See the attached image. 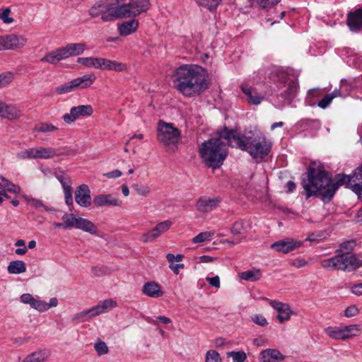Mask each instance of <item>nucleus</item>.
<instances>
[{
	"instance_id": "nucleus-1",
	"label": "nucleus",
	"mask_w": 362,
	"mask_h": 362,
	"mask_svg": "<svg viewBox=\"0 0 362 362\" xmlns=\"http://www.w3.org/2000/svg\"><path fill=\"white\" fill-rule=\"evenodd\" d=\"M301 185L307 198L320 197L324 203L330 202L342 185L360 195L362 193V164L355 170L352 176L337 174L332 179L323 166H315V163H312L307 169L305 177L302 178Z\"/></svg>"
},
{
	"instance_id": "nucleus-2",
	"label": "nucleus",
	"mask_w": 362,
	"mask_h": 362,
	"mask_svg": "<svg viewBox=\"0 0 362 362\" xmlns=\"http://www.w3.org/2000/svg\"><path fill=\"white\" fill-rule=\"evenodd\" d=\"M207 72L200 66L185 64L179 66L172 78L174 87L187 97L200 95L208 88Z\"/></svg>"
},
{
	"instance_id": "nucleus-3",
	"label": "nucleus",
	"mask_w": 362,
	"mask_h": 362,
	"mask_svg": "<svg viewBox=\"0 0 362 362\" xmlns=\"http://www.w3.org/2000/svg\"><path fill=\"white\" fill-rule=\"evenodd\" d=\"M223 136L228 146L247 152L253 158H264L270 152L272 144L264 136L252 138L226 128Z\"/></svg>"
},
{
	"instance_id": "nucleus-4",
	"label": "nucleus",
	"mask_w": 362,
	"mask_h": 362,
	"mask_svg": "<svg viewBox=\"0 0 362 362\" xmlns=\"http://www.w3.org/2000/svg\"><path fill=\"white\" fill-rule=\"evenodd\" d=\"M226 128L228 127H224L211 139L202 143L199 149L204 163L214 169L220 168L228 156L226 144L222 141L226 140L223 136Z\"/></svg>"
},
{
	"instance_id": "nucleus-5",
	"label": "nucleus",
	"mask_w": 362,
	"mask_h": 362,
	"mask_svg": "<svg viewBox=\"0 0 362 362\" xmlns=\"http://www.w3.org/2000/svg\"><path fill=\"white\" fill-rule=\"evenodd\" d=\"M117 11L114 14L107 16L106 19L134 18L146 12L151 7L149 0H129L127 4H117Z\"/></svg>"
},
{
	"instance_id": "nucleus-6",
	"label": "nucleus",
	"mask_w": 362,
	"mask_h": 362,
	"mask_svg": "<svg viewBox=\"0 0 362 362\" xmlns=\"http://www.w3.org/2000/svg\"><path fill=\"white\" fill-rule=\"evenodd\" d=\"M276 86L278 87L276 96L283 98L285 103L290 105L298 89L297 78L285 72H279L277 74Z\"/></svg>"
},
{
	"instance_id": "nucleus-7",
	"label": "nucleus",
	"mask_w": 362,
	"mask_h": 362,
	"mask_svg": "<svg viewBox=\"0 0 362 362\" xmlns=\"http://www.w3.org/2000/svg\"><path fill=\"white\" fill-rule=\"evenodd\" d=\"M157 137L168 152H174L181 138L180 131L172 124L160 120L158 124Z\"/></svg>"
},
{
	"instance_id": "nucleus-8",
	"label": "nucleus",
	"mask_w": 362,
	"mask_h": 362,
	"mask_svg": "<svg viewBox=\"0 0 362 362\" xmlns=\"http://www.w3.org/2000/svg\"><path fill=\"white\" fill-rule=\"evenodd\" d=\"M63 223L55 222V228H63L64 229L76 228L92 235H97L98 227L90 221L79 217L74 214H64L62 218Z\"/></svg>"
},
{
	"instance_id": "nucleus-9",
	"label": "nucleus",
	"mask_w": 362,
	"mask_h": 362,
	"mask_svg": "<svg viewBox=\"0 0 362 362\" xmlns=\"http://www.w3.org/2000/svg\"><path fill=\"white\" fill-rule=\"evenodd\" d=\"M122 0H112V1H98L93 5L88 11L89 15L92 18H96L101 15V20L103 22H110L117 18L106 19L107 16L114 14L117 11V6Z\"/></svg>"
},
{
	"instance_id": "nucleus-10",
	"label": "nucleus",
	"mask_w": 362,
	"mask_h": 362,
	"mask_svg": "<svg viewBox=\"0 0 362 362\" xmlns=\"http://www.w3.org/2000/svg\"><path fill=\"white\" fill-rule=\"evenodd\" d=\"M95 79L96 78L93 74L83 75L56 87L55 92L58 95H63L71 93L77 88H87L94 83Z\"/></svg>"
},
{
	"instance_id": "nucleus-11",
	"label": "nucleus",
	"mask_w": 362,
	"mask_h": 362,
	"mask_svg": "<svg viewBox=\"0 0 362 362\" xmlns=\"http://www.w3.org/2000/svg\"><path fill=\"white\" fill-rule=\"evenodd\" d=\"M337 258L339 270L350 272L362 266V262L355 254L350 252L337 255Z\"/></svg>"
},
{
	"instance_id": "nucleus-12",
	"label": "nucleus",
	"mask_w": 362,
	"mask_h": 362,
	"mask_svg": "<svg viewBox=\"0 0 362 362\" xmlns=\"http://www.w3.org/2000/svg\"><path fill=\"white\" fill-rule=\"evenodd\" d=\"M93 112V109L90 105H81L73 107L69 113L64 115L63 119L67 124H71L80 117L90 116Z\"/></svg>"
},
{
	"instance_id": "nucleus-13",
	"label": "nucleus",
	"mask_w": 362,
	"mask_h": 362,
	"mask_svg": "<svg viewBox=\"0 0 362 362\" xmlns=\"http://www.w3.org/2000/svg\"><path fill=\"white\" fill-rule=\"evenodd\" d=\"M172 226L169 220L158 223L154 228L141 235V240L144 243L153 242L160 237L163 233L168 231Z\"/></svg>"
},
{
	"instance_id": "nucleus-14",
	"label": "nucleus",
	"mask_w": 362,
	"mask_h": 362,
	"mask_svg": "<svg viewBox=\"0 0 362 362\" xmlns=\"http://www.w3.org/2000/svg\"><path fill=\"white\" fill-rule=\"evenodd\" d=\"M76 202L82 207H88L91 205L90 190L87 185L78 186L74 193Z\"/></svg>"
},
{
	"instance_id": "nucleus-15",
	"label": "nucleus",
	"mask_w": 362,
	"mask_h": 362,
	"mask_svg": "<svg viewBox=\"0 0 362 362\" xmlns=\"http://www.w3.org/2000/svg\"><path fill=\"white\" fill-rule=\"evenodd\" d=\"M302 245L300 241H296L291 238H286L272 244L271 247L279 252L288 253Z\"/></svg>"
},
{
	"instance_id": "nucleus-16",
	"label": "nucleus",
	"mask_w": 362,
	"mask_h": 362,
	"mask_svg": "<svg viewBox=\"0 0 362 362\" xmlns=\"http://www.w3.org/2000/svg\"><path fill=\"white\" fill-rule=\"evenodd\" d=\"M4 50L16 49L25 46L27 42L26 38L18 36L16 34H10L2 36Z\"/></svg>"
},
{
	"instance_id": "nucleus-17",
	"label": "nucleus",
	"mask_w": 362,
	"mask_h": 362,
	"mask_svg": "<svg viewBox=\"0 0 362 362\" xmlns=\"http://www.w3.org/2000/svg\"><path fill=\"white\" fill-rule=\"evenodd\" d=\"M346 24L352 32H358L362 28V8L348 13Z\"/></svg>"
},
{
	"instance_id": "nucleus-18",
	"label": "nucleus",
	"mask_w": 362,
	"mask_h": 362,
	"mask_svg": "<svg viewBox=\"0 0 362 362\" xmlns=\"http://www.w3.org/2000/svg\"><path fill=\"white\" fill-rule=\"evenodd\" d=\"M269 304L274 309H275L278 312L276 318L279 321V322L282 323L290 319L291 311L288 304L281 302H277L275 300H271L269 302Z\"/></svg>"
},
{
	"instance_id": "nucleus-19",
	"label": "nucleus",
	"mask_w": 362,
	"mask_h": 362,
	"mask_svg": "<svg viewBox=\"0 0 362 362\" xmlns=\"http://www.w3.org/2000/svg\"><path fill=\"white\" fill-rule=\"evenodd\" d=\"M125 64L118 62L117 61H112L105 58H99L98 69L115 71H124L127 69Z\"/></svg>"
},
{
	"instance_id": "nucleus-20",
	"label": "nucleus",
	"mask_w": 362,
	"mask_h": 362,
	"mask_svg": "<svg viewBox=\"0 0 362 362\" xmlns=\"http://www.w3.org/2000/svg\"><path fill=\"white\" fill-rule=\"evenodd\" d=\"M33 159H49L55 156L64 155L63 152H58V150L50 147L33 148Z\"/></svg>"
},
{
	"instance_id": "nucleus-21",
	"label": "nucleus",
	"mask_w": 362,
	"mask_h": 362,
	"mask_svg": "<svg viewBox=\"0 0 362 362\" xmlns=\"http://www.w3.org/2000/svg\"><path fill=\"white\" fill-rule=\"evenodd\" d=\"M220 202L218 198L209 199L201 197L197 202L196 206L199 211L207 213L215 209Z\"/></svg>"
},
{
	"instance_id": "nucleus-22",
	"label": "nucleus",
	"mask_w": 362,
	"mask_h": 362,
	"mask_svg": "<svg viewBox=\"0 0 362 362\" xmlns=\"http://www.w3.org/2000/svg\"><path fill=\"white\" fill-rule=\"evenodd\" d=\"M259 358L262 362H279L285 359V356L277 349H268L261 352Z\"/></svg>"
},
{
	"instance_id": "nucleus-23",
	"label": "nucleus",
	"mask_w": 362,
	"mask_h": 362,
	"mask_svg": "<svg viewBox=\"0 0 362 362\" xmlns=\"http://www.w3.org/2000/svg\"><path fill=\"white\" fill-rule=\"evenodd\" d=\"M93 204L96 206H121L122 202L111 194H99L94 197Z\"/></svg>"
},
{
	"instance_id": "nucleus-24",
	"label": "nucleus",
	"mask_w": 362,
	"mask_h": 362,
	"mask_svg": "<svg viewBox=\"0 0 362 362\" xmlns=\"http://www.w3.org/2000/svg\"><path fill=\"white\" fill-rule=\"evenodd\" d=\"M241 89L247 97L248 103L251 105H257L264 100L263 95L259 94L256 89H253L247 85H242Z\"/></svg>"
},
{
	"instance_id": "nucleus-25",
	"label": "nucleus",
	"mask_w": 362,
	"mask_h": 362,
	"mask_svg": "<svg viewBox=\"0 0 362 362\" xmlns=\"http://www.w3.org/2000/svg\"><path fill=\"white\" fill-rule=\"evenodd\" d=\"M22 116L21 110L16 105L5 103L1 117L8 120L18 119Z\"/></svg>"
},
{
	"instance_id": "nucleus-26",
	"label": "nucleus",
	"mask_w": 362,
	"mask_h": 362,
	"mask_svg": "<svg viewBox=\"0 0 362 362\" xmlns=\"http://www.w3.org/2000/svg\"><path fill=\"white\" fill-rule=\"evenodd\" d=\"M86 48V45L83 42L69 43L62 47L66 59L71 56H76L82 54L85 51Z\"/></svg>"
},
{
	"instance_id": "nucleus-27",
	"label": "nucleus",
	"mask_w": 362,
	"mask_h": 362,
	"mask_svg": "<svg viewBox=\"0 0 362 362\" xmlns=\"http://www.w3.org/2000/svg\"><path fill=\"white\" fill-rule=\"evenodd\" d=\"M142 291L145 295L151 298H158L163 295L160 286L153 281L146 283L143 286Z\"/></svg>"
},
{
	"instance_id": "nucleus-28",
	"label": "nucleus",
	"mask_w": 362,
	"mask_h": 362,
	"mask_svg": "<svg viewBox=\"0 0 362 362\" xmlns=\"http://www.w3.org/2000/svg\"><path fill=\"white\" fill-rule=\"evenodd\" d=\"M117 303L112 299H106L100 302L97 305L91 308L94 317L107 312L110 309L115 308Z\"/></svg>"
},
{
	"instance_id": "nucleus-29",
	"label": "nucleus",
	"mask_w": 362,
	"mask_h": 362,
	"mask_svg": "<svg viewBox=\"0 0 362 362\" xmlns=\"http://www.w3.org/2000/svg\"><path fill=\"white\" fill-rule=\"evenodd\" d=\"M138 26L139 21L136 19H132L131 21L122 23L118 27V31L121 36H127L136 32Z\"/></svg>"
},
{
	"instance_id": "nucleus-30",
	"label": "nucleus",
	"mask_w": 362,
	"mask_h": 362,
	"mask_svg": "<svg viewBox=\"0 0 362 362\" xmlns=\"http://www.w3.org/2000/svg\"><path fill=\"white\" fill-rule=\"evenodd\" d=\"M66 59L62 47L47 54L40 59L42 62L55 64L62 59Z\"/></svg>"
},
{
	"instance_id": "nucleus-31",
	"label": "nucleus",
	"mask_w": 362,
	"mask_h": 362,
	"mask_svg": "<svg viewBox=\"0 0 362 362\" xmlns=\"http://www.w3.org/2000/svg\"><path fill=\"white\" fill-rule=\"evenodd\" d=\"M49 356V352L47 350H39L28 355L22 362H45Z\"/></svg>"
},
{
	"instance_id": "nucleus-32",
	"label": "nucleus",
	"mask_w": 362,
	"mask_h": 362,
	"mask_svg": "<svg viewBox=\"0 0 362 362\" xmlns=\"http://www.w3.org/2000/svg\"><path fill=\"white\" fill-rule=\"evenodd\" d=\"M7 271L11 274H20L25 272L26 265L22 260L11 261L8 267Z\"/></svg>"
},
{
	"instance_id": "nucleus-33",
	"label": "nucleus",
	"mask_w": 362,
	"mask_h": 362,
	"mask_svg": "<svg viewBox=\"0 0 362 362\" xmlns=\"http://www.w3.org/2000/svg\"><path fill=\"white\" fill-rule=\"evenodd\" d=\"M238 276L245 281L254 282L258 281L261 278L262 273L259 269H254L240 272L238 273Z\"/></svg>"
},
{
	"instance_id": "nucleus-34",
	"label": "nucleus",
	"mask_w": 362,
	"mask_h": 362,
	"mask_svg": "<svg viewBox=\"0 0 362 362\" xmlns=\"http://www.w3.org/2000/svg\"><path fill=\"white\" fill-rule=\"evenodd\" d=\"M0 189L14 194H19L21 192L20 187L16 185L1 175H0Z\"/></svg>"
},
{
	"instance_id": "nucleus-35",
	"label": "nucleus",
	"mask_w": 362,
	"mask_h": 362,
	"mask_svg": "<svg viewBox=\"0 0 362 362\" xmlns=\"http://www.w3.org/2000/svg\"><path fill=\"white\" fill-rule=\"evenodd\" d=\"M328 336L334 339H346L343 327H328L325 330Z\"/></svg>"
},
{
	"instance_id": "nucleus-36",
	"label": "nucleus",
	"mask_w": 362,
	"mask_h": 362,
	"mask_svg": "<svg viewBox=\"0 0 362 362\" xmlns=\"http://www.w3.org/2000/svg\"><path fill=\"white\" fill-rule=\"evenodd\" d=\"M100 57H79L77 59L78 64L88 67L98 69Z\"/></svg>"
},
{
	"instance_id": "nucleus-37",
	"label": "nucleus",
	"mask_w": 362,
	"mask_h": 362,
	"mask_svg": "<svg viewBox=\"0 0 362 362\" xmlns=\"http://www.w3.org/2000/svg\"><path fill=\"white\" fill-rule=\"evenodd\" d=\"M346 339L354 336H357L361 331L358 325H350L343 327Z\"/></svg>"
},
{
	"instance_id": "nucleus-38",
	"label": "nucleus",
	"mask_w": 362,
	"mask_h": 362,
	"mask_svg": "<svg viewBox=\"0 0 362 362\" xmlns=\"http://www.w3.org/2000/svg\"><path fill=\"white\" fill-rule=\"evenodd\" d=\"M337 255L321 261V267L325 269L339 270Z\"/></svg>"
},
{
	"instance_id": "nucleus-39",
	"label": "nucleus",
	"mask_w": 362,
	"mask_h": 362,
	"mask_svg": "<svg viewBox=\"0 0 362 362\" xmlns=\"http://www.w3.org/2000/svg\"><path fill=\"white\" fill-rule=\"evenodd\" d=\"M132 187L139 196L147 197L151 192V188L147 185L136 183L132 185Z\"/></svg>"
},
{
	"instance_id": "nucleus-40",
	"label": "nucleus",
	"mask_w": 362,
	"mask_h": 362,
	"mask_svg": "<svg viewBox=\"0 0 362 362\" xmlns=\"http://www.w3.org/2000/svg\"><path fill=\"white\" fill-rule=\"evenodd\" d=\"M91 308L75 314L72 318L74 322H83L87 319L93 317Z\"/></svg>"
},
{
	"instance_id": "nucleus-41",
	"label": "nucleus",
	"mask_w": 362,
	"mask_h": 362,
	"mask_svg": "<svg viewBox=\"0 0 362 362\" xmlns=\"http://www.w3.org/2000/svg\"><path fill=\"white\" fill-rule=\"evenodd\" d=\"M222 0H196L197 3L209 10L216 9Z\"/></svg>"
},
{
	"instance_id": "nucleus-42",
	"label": "nucleus",
	"mask_w": 362,
	"mask_h": 362,
	"mask_svg": "<svg viewBox=\"0 0 362 362\" xmlns=\"http://www.w3.org/2000/svg\"><path fill=\"white\" fill-rule=\"evenodd\" d=\"M58 128L54 125L49 123H40L34 128V131L42 133H47L52 131L57 130Z\"/></svg>"
},
{
	"instance_id": "nucleus-43",
	"label": "nucleus",
	"mask_w": 362,
	"mask_h": 362,
	"mask_svg": "<svg viewBox=\"0 0 362 362\" xmlns=\"http://www.w3.org/2000/svg\"><path fill=\"white\" fill-rule=\"evenodd\" d=\"M94 349L99 356L105 355L109 351V349L105 342L100 339H98L95 343Z\"/></svg>"
},
{
	"instance_id": "nucleus-44",
	"label": "nucleus",
	"mask_w": 362,
	"mask_h": 362,
	"mask_svg": "<svg viewBox=\"0 0 362 362\" xmlns=\"http://www.w3.org/2000/svg\"><path fill=\"white\" fill-rule=\"evenodd\" d=\"M11 10L10 8H2L0 9V19L6 24H11L14 21L12 17H10Z\"/></svg>"
},
{
	"instance_id": "nucleus-45",
	"label": "nucleus",
	"mask_w": 362,
	"mask_h": 362,
	"mask_svg": "<svg viewBox=\"0 0 362 362\" xmlns=\"http://www.w3.org/2000/svg\"><path fill=\"white\" fill-rule=\"evenodd\" d=\"M227 355L232 357L233 362H244L247 358L245 353L243 351H230L227 353Z\"/></svg>"
},
{
	"instance_id": "nucleus-46",
	"label": "nucleus",
	"mask_w": 362,
	"mask_h": 362,
	"mask_svg": "<svg viewBox=\"0 0 362 362\" xmlns=\"http://www.w3.org/2000/svg\"><path fill=\"white\" fill-rule=\"evenodd\" d=\"M220 354L215 350H209L206 354L205 362H221Z\"/></svg>"
},
{
	"instance_id": "nucleus-47",
	"label": "nucleus",
	"mask_w": 362,
	"mask_h": 362,
	"mask_svg": "<svg viewBox=\"0 0 362 362\" xmlns=\"http://www.w3.org/2000/svg\"><path fill=\"white\" fill-rule=\"evenodd\" d=\"M255 2L260 8H267L276 5L281 0H252Z\"/></svg>"
},
{
	"instance_id": "nucleus-48",
	"label": "nucleus",
	"mask_w": 362,
	"mask_h": 362,
	"mask_svg": "<svg viewBox=\"0 0 362 362\" xmlns=\"http://www.w3.org/2000/svg\"><path fill=\"white\" fill-rule=\"evenodd\" d=\"M13 75L11 72L0 74V88L4 87L11 83Z\"/></svg>"
},
{
	"instance_id": "nucleus-49",
	"label": "nucleus",
	"mask_w": 362,
	"mask_h": 362,
	"mask_svg": "<svg viewBox=\"0 0 362 362\" xmlns=\"http://www.w3.org/2000/svg\"><path fill=\"white\" fill-rule=\"evenodd\" d=\"M31 307L40 311L44 312L49 309V306L47 305V303L40 300H36L34 299Z\"/></svg>"
},
{
	"instance_id": "nucleus-50",
	"label": "nucleus",
	"mask_w": 362,
	"mask_h": 362,
	"mask_svg": "<svg viewBox=\"0 0 362 362\" xmlns=\"http://www.w3.org/2000/svg\"><path fill=\"white\" fill-rule=\"evenodd\" d=\"M214 235V233L211 232H202L196 235L193 239L192 242L194 243H202L206 240H209Z\"/></svg>"
},
{
	"instance_id": "nucleus-51",
	"label": "nucleus",
	"mask_w": 362,
	"mask_h": 362,
	"mask_svg": "<svg viewBox=\"0 0 362 362\" xmlns=\"http://www.w3.org/2000/svg\"><path fill=\"white\" fill-rule=\"evenodd\" d=\"M57 178L61 183V185L63 187V189L71 187L70 178L68 176H66V175H64V173L57 175Z\"/></svg>"
},
{
	"instance_id": "nucleus-52",
	"label": "nucleus",
	"mask_w": 362,
	"mask_h": 362,
	"mask_svg": "<svg viewBox=\"0 0 362 362\" xmlns=\"http://www.w3.org/2000/svg\"><path fill=\"white\" fill-rule=\"evenodd\" d=\"M17 158L22 160L33 159V148L18 152L17 153Z\"/></svg>"
},
{
	"instance_id": "nucleus-53",
	"label": "nucleus",
	"mask_w": 362,
	"mask_h": 362,
	"mask_svg": "<svg viewBox=\"0 0 362 362\" xmlns=\"http://www.w3.org/2000/svg\"><path fill=\"white\" fill-rule=\"evenodd\" d=\"M243 228V223L241 221H237L234 223L230 230L233 235H237L242 233Z\"/></svg>"
},
{
	"instance_id": "nucleus-54",
	"label": "nucleus",
	"mask_w": 362,
	"mask_h": 362,
	"mask_svg": "<svg viewBox=\"0 0 362 362\" xmlns=\"http://www.w3.org/2000/svg\"><path fill=\"white\" fill-rule=\"evenodd\" d=\"M332 100V97H331V95L329 94H327L325 95L322 98V100H320L318 103H317V105L322 108V109H325L327 107H328V105L331 103Z\"/></svg>"
},
{
	"instance_id": "nucleus-55",
	"label": "nucleus",
	"mask_w": 362,
	"mask_h": 362,
	"mask_svg": "<svg viewBox=\"0 0 362 362\" xmlns=\"http://www.w3.org/2000/svg\"><path fill=\"white\" fill-rule=\"evenodd\" d=\"M359 313L358 308L356 305H351L346 308L344 315L347 317H354Z\"/></svg>"
},
{
	"instance_id": "nucleus-56",
	"label": "nucleus",
	"mask_w": 362,
	"mask_h": 362,
	"mask_svg": "<svg viewBox=\"0 0 362 362\" xmlns=\"http://www.w3.org/2000/svg\"><path fill=\"white\" fill-rule=\"evenodd\" d=\"M252 320L257 325L264 327L267 325L268 322L266 318L262 315H255L252 317Z\"/></svg>"
},
{
	"instance_id": "nucleus-57",
	"label": "nucleus",
	"mask_w": 362,
	"mask_h": 362,
	"mask_svg": "<svg viewBox=\"0 0 362 362\" xmlns=\"http://www.w3.org/2000/svg\"><path fill=\"white\" fill-rule=\"evenodd\" d=\"M356 245V243L355 240H351L346 241L341 244L340 249L341 250H346V252H349V250H352L355 247Z\"/></svg>"
},
{
	"instance_id": "nucleus-58",
	"label": "nucleus",
	"mask_w": 362,
	"mask_h": 362,
	"mask_svg": "<svg viewBox=\"0 0 362 362\" xmlns=\"http://www.w3.org/2000/svg\"><path fill=\"white\" fill-rule=\"evenodd\" d=\"M64 199L65 202L67 205L71 206L73 204V198H72V189L71 187L64 189Z\"/></svg>"
},
{
	"instance_id": "nucleus-59",
	"label": "nucleus",
	"mask_w": 362,
	"mask_h": 362,
	"mask_svg": "<svg viewBox=\"0 0 362 362\" xmlns=\"http://www.w3.org/2000/svg\"><path fill=\"white\" fill-rule=\"evenodd\" d=\"M289 264L296 268H300L308 264V262L304 259L297 258L289 262Z\"/></svg>"
},
{
	"instance_id": "nucleus-60",
	"label": "nucleus",
	"mask_w": 362,
	"mask_h": 362,
	"mask_svg": "<svg viewBox=\"0 0 362 362\" xmlns=\"http://www.w3.org/2000/svg\"><path fill=\"white\" fill-rule=\"evenodd\" d=\"M30 202L31 203L32 206H34L36 209L39 208H44L46 211H52V209L48 208L47 206H45L42 201L36 199H31L30 200Z\"/></svg>"
},
{
	"instance_id": "nucleus-61",
	"label": "nucleus",
	"mask_w": 362,
	"mask_h": 362,
	"mask_svg": "<svg viewBox=\"0 0 362 362\" xmlns=\"http://www.w3.org/2000/svg\"><path fill=\"white\" fill-rule=\"evenodd\" d=\"M206 280L209 282V284L216 288H220V279L218 277V276H213V277H206Z\"/></svg>"
},
{
	"instance_id": "nucleus-62",
	"label": "nucleus",
	"mask_w": 362,
	"mask_h": 362,
	"mask_svg": "<svg viewBox=\"0 0 362 362\" xmlns=\"http://www.w3.org/2000/svg\"><path fill=\"white\" fill-rule=\"evenodd\" d=\"M34 299L33 296L30 293H24L21 296V300L22 303L30 304V305H32Z\"/></svg>"
},
{
	"instance_id": "nucleus-63",
	"label": "nucleus",
	"mask_w": 362,
	"mask_h": 362,
	"mask_svg": "<svg viewBox=\"0 0 362 362\" xmlns=\"http://www.w3.org/2000/svg\"><path fill=\"white\" fill-rule=\"evenodd\" d=\"M183 257H184V256L180 254L174 255L173 254L168 253L166 255V259L170 263L173 262L175 260L177 262H180L183 259Z\"/></svg>"
},
{
	"instance_id": "nucleus-64",
	"label": "nucleus",
	"mask_w": 362,
	"mask_h": 362,
	"mask_svg": "<svg viewBox=\"0 0 362 362\" xmlns=\"http://www.w3.org/2000/svg\"><path fill=\"white\" fill-rule=\"evenodd\" d=\"M351 292L357 296L362 295V283L356 284L351 287Z\"/></svg>"
}]
</instances>
